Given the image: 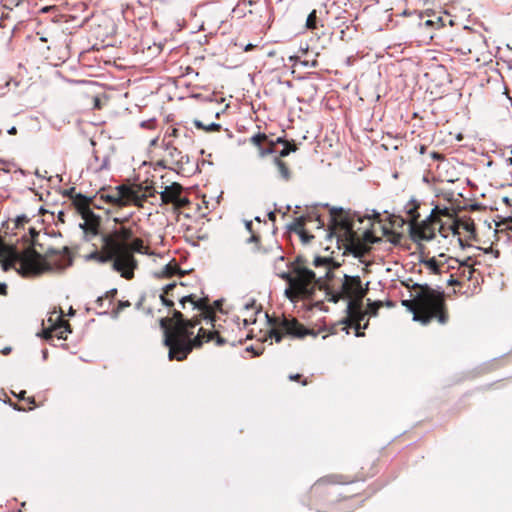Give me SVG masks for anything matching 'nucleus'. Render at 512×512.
I'll list each match as a JSON object with an SVG mask.
<instances>
[{"label": "nucleus", "mask_w": 512, "mask_h": 512, "mask_svg": "<svg viewBox=\"0 0 512 512\" xmlns=\"http://www.w3.org/2000/svg\"><path fill=\"white\" fill-rule=\"evenodd\" d=\"M148 247L139 237H134L131 227L121 225L109 232L102 234V244L92 251L87 259L100 264L111 263L112 269L121 277L131 280L134 271L138 267V261L134 253L146 254Z\"/></svg>", "instance_id": "1"}, {"label": "nucleus", "mask_w": 512, "mask_h": 512, "mask_svg": "<svg viewBox=\"0 0 512 512\" xmlns=\"http://www.w3.org/2000/svg\"><path fill=\"white\" fill-rule=\"evenodd\" d=\"M200 324V319L193 316L185 319L181 311L174 309L172 317L162 318L160 326L164 329V344L169 348V359L183 361L194 348H200L204 342V330L199 328L198 334L192 338L193 331Z\"/></svg>", "instance_id": "2"}, {"label": "nucleus", "mask_w": 512, "mask_h": 512, "mask_svg": "<svg viewBox=\"0 0 512 512\" xmlns=\"http://www.w3.org/2000/svg\"><path fill=\"white\" fill-rule=\"evenodd\" d=\"M327 237L329 240L335 239L338 249H342L344 254L350 253L355 257L366 255L371 249L370 245L380 241L370 228L355 230L349 214L342 208L330 209Z\"/></svg>", "instance_id": "3"}, {"label": "nucleus", "mask_w": 512, "mask_h": 512, "mask_svg": "<svg viewBox=\"0 0 512 512\" xmlns=\"http://www.w3.org/2000/svg\"><path fill=\"white\" fill-rule=\"evenodd\" d=\"M34 245L35 242L33 241L32 246L22 252H18L9 246H2L0 256L5 257L3 269L15 268L22 276L33 277L51 269L47 260L56 262L59 258L64 261L70 256L69 248L66 246L62 249L49 248L44 255H41L35 250ZM58 265H62V262Z\"/></svg>", "instance_id": "4"}, {"label": "nucleus", "mask_w": 512, "mask_h": 512, "mask_svg": "<svg viewBox=\"0 0 512 512\" xmlns=\"http://www.w3.org/2000/svg\"><path fill=\"white\" fill-rule=\"evenodd\" d=\"M410 298L402 300V305L413 314V320L423 325L436 320L444 325L448 322L449 314L444 293L432 289L428 285L413 284L409 286Z\"/></svg>", "instance_id": "5"}, {"label": "nucleus", "mask_w": 512, "mask_h": 512, "mask_svg": "<svg viewBox=\"0 0 512 512\" xmlns=\"http://www.w3.org/2000/svg\"><path fill=\"white\" fill-rule=\"evenodd\" d=\"M210 310V314L198 313L196 316L200 319V322L202 320L205 321L206 327H201L204 330V342L215 341L217 346L242 344L248 338V334L244 332V329L256 321L255 318H244L242 319V328L239 317L226 318L221 322V319L213 318V307H210Z\"/></svg>", "instance_id": "6"}, {"label": "nucleus", "mask_w": 512, "mask_h": 512, "mask_svg": "<svg viewBox=\"0 0 512 512\" xmlns=\"http://www.w3.org/2000/svg\"><path fill=\"white\" fill-rule=\"evenodd\" d=\"M277 275L287 282L285 296L292 302L311 299L319 288L316 275L310 268V261L302 255H298L288 265V271L278 272Z\"/></svg>", "instance_id": "7"}, {"label": "nucleus", "mask_w": 512, "mask_h": 512, "mask_svg": "<svg viewBox=\"0 0 512 512\" xmlns=\"http://www.w3.org/2000/svg\"><path fill=\"white\" fill-rule=\"evenodd\" d=\"M325 291L330 302L337 303L339 300H347L346 313H350L351 317L361 315L367 288H363L359 276H349L345 273L336 274L326 284Z\"/></svg>", "instance_id": "8"}, {"label": "nucleus", "mask_w": 512, "mask_h": 512, "mask_svg": "<svg viewBox=\"0 0 512 512\" xmlns=\"http://www.w3.org/2000/svg\"><path fill=\"white\" fill-rule=\"evenodd\" d=\"M420 205V202L411 199L404 207L406 220L400 219L402 224L408 223L409 234L414 242L434 239L437 226L443 220L441 216L447 217L448 215L445 210H442V207L435 206L425 219L420 220Z\"/></svg>", "instance_id": "9"}, {"label": "nucleus", "mask_w": 512, "mask_h": 512, "mask_svg": "<svg viewBox=\"0 0 512 512\" xmlns=\"http://www.w3.org/2000/svg\"><path fill=\"white\" fill-rule=\"evenodd\" d=\"M157 191L151 185L142 184H122L114 187L108 193L102 189L98 194L99 198L113 206L124 207L135 205L143 207V203L149 198L155 196Z\"/></svg>", "instance_id": "10"}, {"label": "nucleus", "mask_w": 512, "mask_h": 512, "mask_svg": "<svg viewBox=\"0 0 512 512\" xmlns=\"http://www.w3.org/2000/svg\"><path fill=\"white\" fill-rule=\"evenodd\" d=\"M185 283H170L163 288V292L160 295V299L163 305L166 307H173L174 300H178L181 308L186 309V304L189 303L191 310H197L199 313L210 314L209 297L203 295L201 297L196 294H186L184 291Z\"/></svg>", "instance_id": "11"}, {"label": "nucleus", "mask_w": 512, "mask_h": 512, "mask_svg": "<svg viewBox=\"0 0 512 512\" xmlns=\"http://www.w3.org/2000/svg\"><path fill=\"white\" fill-rule=\"evenodd\" d=\"M442 210H445L448 215L447 217L441 216V219L443 220L439 222L436 232L444 238H447L449 235L457 236L458 241L462 246V236L466 240L475 239L476 227L471 218L459 219L457 218L455 210L449 207L444 206L442 207Z\"/></svg>", "instance_id": "12"}, {"label": "nucleus", "mask_w": 512, "mask_h": 512, "mask_svg": "<svg viewBox=\"0 0 512 512\" xmlns=\"http://www.w3.org/2000/svg\"><path fill=\"white\" fill-rule=\"evenodd\" d=\"M270 338L274 339L276 343L281 342L285 337L292 339H303L306 336L316 337L317 334L314 330L305 327L296 318L290 316H275L269 318Z\"/></svg>", "instance_id": "13"}, {"label": "nucleus", "mask_w": 512, "mask_h": 512, "mask_svg": "<svg viewBox=\"0 0 512 512\" xmlns=\"http://www.w3.org/2000/svg\"><path fill=\"white\" fill-rule=\"evenodd\" d=\"M308 223H314L315 229H322L325 226L324 220L321 219L320 215L315 213H308L297 217L289 225V231L296 233L303 244H308L312 239H314V235L311 233V230L307 228Z\"/></svg>", "instance_id": "14"}, {"label": "nucleus", "mask_w": 512, "mask_h": 512, "mask_svg": "<svg viewBox=\"0 0 512 512\" xmlns=\"http://www.w3.org/2000/svg\"><path fill=\"white\" fill-rule=\"evenodd\" d=\"M313 267L312 273H315L319 288L324 287L332 278L335 277V271L340 267V263L331 257L315 256L310 262V268Z\"/></svg>", "instance_id": "15"}, {"label": "nucleus", "mask_w": 512, "mask_h": 512, "mask_svg": "<svg viewBox=\"0 0 512 512\" xmlns=\"http://www.w3.org/2000/svg\"><path fill=\"white\" fill-rule=\"evenodd\" d=\"M48 325L44 327L42 335L46 340L66 339L67 335L72 332L69 322L63 319L62 312L60 314L53 313L47 320Z\"/></svg>", "instance_id": "16"}, {"label": "nucleus", "mask_w": 512, "mask_h": 512, "mask_svg": "<svg viewBox=\"0 0 512 512\" xmlns=\"http://www.w3.org/2000/svg\"><path fill=\"white\" fill-rule=\"evenodd\" d=\"M484 46V40L480 34H476L471 30L463 34L457 35L456 46L453 49L463 55L474 54L476 61H479L477 52Z\"/></svg>", "instance_id": "17"}, {"label": "nucleus", "mask_w": 512, "mask_h": 512, "mask_svg": "<svg viewBox=\"0 0 512 512\" xmlns=\"http://www.w3.org/2000/svg\"><path fill=\"white\" fill-rule=\"evenodd\" d=\"M353 482L348 480L346 476L341 474H333L317 480L310 490L311 499L318 501L324 494L329 493V486L335 484H348Z\"/></svg>", "instance_id": "18"}, {"label": "nucleus", "mask_w": 512, "mask_h": 512, "mask_svg": "<svg viewBox=\"0 0 512 512\" xmlns=\"http://www.w3.org/2000/svg\"><path fill=\"white\" fill-rule=\"evenodd\" d=\"M183 187L177 182H173L171 185L166 186L163 191L160 192L161 205L172 204L176 209H181L189 204L187 197L182 196Z\"/></svg>", "instance_id": "19"}, {"label": "nucleus", "mask_w": 512, "mask_h": 512, "mask_svg": "<svg viewBox=\"0 0 512 512\" xmlns=\"http://www.w3.org/2000/svg\"><path fill=\"white\" fill-rule=\"evenodd\" d=\"M83 223L79 224L80 229L83 231V239L85 242H92L95 237L103 233L100 232L101 217L96 215L93 211L81 216Z\"/></svg>", "instance_id": "20"}, {"label": "nucleus", "mask_w": 512, "mask_h": 512, "mask_svg": "<svg viewBox=\"0 0 512 512\" xmlns=\"http://www.w3.org/2000/svg\"><path fill=\"white\" fill-rule=\"evenodd\" d=\"M365 318V312L363 309H361V315L358 317H351L350 313H347L346 317L340 322L341 325H343L342 329L346 331L347 334H349V328L353 327L355 329V336L357 337H363L364 332L361 331V329H366L368 327V321L361 326V321Z\"/></svg>", "instance_id": "21"}, {"label": "nucleus", "mask_w": 512, "mask_h": 512, "mask_svg": "<svg viewBox=\"0 0 512 512\" xmlns=\"http://www.w3.org/2000/svg\"><path fill=\"white\" fill-rule=\"evenodd\" d=\"M93 199V197L78 194L77 196L73 197V203L71 205L80 216H83L92 211L91 206L94 205Z\"/></svg>", "instance_id": "22"}, {"label": "nucleus", "mask_w": 512, "mask_h": 512, "mask_svg": "<svg viewBox=\"0 0 512 512\" xmlns=\"http://www.w3.org/2000/svg\"><path fill=\"white\" fill-rule=\"evenodd\" d=\"M273 162L278 169L281 179L286 182L290 181L292 178V171L289 165L285 161L280 159V157H275Z\"/></svg>", "instance_id": "23"}, {"label": "nucleus", "mask_w": 512, "mask_h": 512, "mask_svg": "<svg viewBox=\"0 0 512 512\" xmlns=\"http://www.w3.org/2000/svg\"><path fill=\"white\" fill-rule=\"evenodd\" d=\"M471 258H468L465 262L461 263L458 272L460 277L464 278L467 281H471L474 277V273L476 270L473 267V264L470 263Z\"/></svg>", "instance_id": "24"}, {"label": "nucleus", "mask_w": 512, "mask_h": 512, "mask_svg": "<svg viewBox=\"0 0 512 512\" xmlns=\"http://www.w3.org/2000/svg\"><path fill=\"white\" fill-rule=\"evenodd\" d=\"M249 142L257 147L259 156H261V148L265 147L266 142H268V137L265 133H257L250 137Z\"/></svg>", "instance_id": "25"}, {"label": "nucleus", "mask_w": 512, "mask_h": 512, "mask_svg": "<svg viewBox=\"0 0 512 512\" xmlns=\"http://www.w3.org/2000/svg\"><path fill=\"white\" fill-rule=\"evenodd\" d=\"M175 275H180V276L183 275V273L181 272L180 267L178 266L177 263L170 262L169 264L165 265L161 271V276H163V277L170 278Z\"/></svg>", "instance_id": "26"}, {"label": "nucleus", "mask_w": 512, "mask_h": 512, "mask_svg": "<svg viewBox=\"0 0 512 512\" xmlns=\"http://www.w3.org/2000/svg\"><path fill=\"white\" fill-rule=\"evenodd\" d=\"M194 125L205 132H219L221 130V125L217 123L204 124L200 120H194Z\"/></svg>", "instance_id": "27"}, {"label": "nucleus", "mask_w": 512, "mask_h": 512, "mask_svg": "<svg viewBox=\"0 0 512 512\" xmlns=\"http://www.w3.org/2000/svg\"><path fill=\"white\" fill-rule=\"evenodd\" d=\"M317 20H318L317 11L314 9L309 13V15L306 19V24H305L306 28L308 30L317 29Z\"/></svg>", "instance_id": "28"}, {"label": "nucleus", "mask_w": 512, "mask_h": 512, "mask_svg": "<svg viewBox=\"0 0 512 512\" xmlns=\"http://www.w3.org/2000/svg\"><path fill=\"white\" fill-rule=\"evenodd\" d=\"M297 149V145L294 142H285L284 148L279 152V155L277 157H280V159H282L288 156L291 152H295Z\"/></svg>", "instance_id": "29"}, {"label": "nucleus", "mask_w": 512, "mask_h": 512, "mask_svg": "<svg viewBox=\"0 0 512 512\" xmlns=\"http://www.w3.org/2000/svg\"><path fill=\"white\" fill-rule=\"evenodd\" d=\"M245 226H246V229L248 230V232L251 234L250 237L248 238V241L254 242L256 244L259 243L260 236L254 232L252 221H246Z\"/></svg>", "instance_id": "30"}, {"label": "nucleus", "mask_w": 512, "mask_h": 512, "mask_svg": "<svg viewBox=\"0 0 512 512\" xmlns=\"http://www.w3.org/2000/svg\"><path fill=\"white\" fill-rule=\"evenodd\" d=\"M425 265L435 274L440 273L441 267L443 266L435 258H431L425 261Z\"/></svg>", "instance_id": "31"}, {"label": "nucleus", "mask_w": 512, "mask_h": 512, "mask_svg": "<svg viewBox=\"0 0 512 512\" xmlns=\"http://www.w3.org/2000/svg\"><path fill=\"white\" fill-rule=\"evenodd\" d=\"M381 307H382V302L381 301H375V302L369 303L367 311H364L365 315L369 314L371 316H376L378 314V310Z\"/></svg>", "instance_id": "32"}, {"label": "nucleus", "mask_w": 512, "mask_h": 512, "mask_svg": "<svg viewBox=\"0 0 512 512\" xmlns=\"http://www.w3.org/2000/svg\"><path fill=\"white\" fill-rule=\"evenodd\" d=\"M275 150V142L268 139V142H266L265 147L261 148V156L265 157L269 154H272Z\"/></svg>", "instance_id": "33"}, {"label": "nucleus", "mask_w": 512, "mask_h": 512, "mask_svg": "<svg viewBox=\"0 0 512 512\" xmlns=\"http://www.w3.org/2000/svg\"><path fill=\"white\" fill-rule=\"evenodd\" d=\"M130 306H131V303L128 300L119 301L116 309L114 310L115 316H117L122 310H124L125 308H128Z\"/></svg>", "instance_id": "34"}, {"label": "nucleus", "mask_w": 512, "mask_h": 512, "mask_svg": "<svg viewBox=\"0 0 512 512\" xmlns=\"http://www.w3.org/2000/svg\"><path fill=\"white\" fill-rule=\"evenodd\" d=\"M209 306L213 307V318L214 319H220V317H217L215 312L216 310L221 311L222 310V300H215L213 304L209 302Z\"/></svg>", "instance_id": "35"}, {"label": "nucleus", "mask_w": 512, "mask_h": 512, "mask_svg": "<svg viewBox=\"0 0 512 512\" xmlns=\"http://www.w3.org/2000/svg\"><path fill=\"white\" fill-rule=\"evenodd\" d=\"M364 501H365V499H362L358 505L351 506V507H349L348 509H340V508L338 509V508L329 507V509L327 510V512H328V511H330V512H349V511L354 510V509H356L357 507L361 506V505L363 504V502H364Z\"/></svg>", "instance_id": "36"}, {"label": "nucleus", "mask_w": 512, "mask_h": 512, "mask_svg": "<svg viewBox=\"0 0 512 512\" xmlns=\"http://www.w3.org/2000/svg\"><path fill=\"white\" fill-rule=\"evenodd\" d=\"M62 194H63L64 197H68L71 200V204H72L73 203V197L77 196L79 193L76 192L75 187H71L69 189L64 190Z\"/></svg>", "instance_id": "37"}, {"label": "nucleus", "mask_w": 512, "mask_h": 512, "mask_svg": "<svg viewBox=\"0 0 512 512\" xmlns=\"http://www.w3.org/2000/svg\"><path fill=\"white\" fill-rule=\"evenodd\" d=\"M29 220L26 216H20L16 219V226L20 227L27 223Z\"/></svg>", "instance_id": "38"}, {"label": "nucleus", "mask_w": 512, "mask_h": 512, "mask_svg": "<svg viewBox=\"0 0 512 512\" xmlns=\"http://www.w3.org/2000/svg\"><path fill=\"white\" fill-rule=\"evenodd\" d=\"M431 158L437 161H443L445 159V156L438 152H432L430 154Z\"/></svg>", "instance_id": "39"}, {"label": "nucleus", "mask_w": 512, "mask_h": 512, "mask_svg": "<svg viewBox=\"0 0 512 512\" xmlns=\"http://www.w3.org/2000/svg\"><path fill=\"white\" fill-rule=\"evenodd\" d=\"M448 284L451 286L461 285V281L455 279L453 275H450V279L448 280Z\"/></svg>", "instance_id": "40"}, {"label": "nucleus", "mask_w": 512, "mask_h": 512, "mask_svg": "<svg viewBox=\"0 0 512 512\" xmlns=\"http://www.w3.org/2000/svg\"><path fill=\"white\" fill-rule=\"evenodd\" d=\"M117 294V289H112L110 291H108L106 294H105V297L106 298H109L110 300H113L114 297L116 296Z\"/></svg>", "instance_id": "41"}, {"label": "nucleus", "mask_w": 512, "mask_h": 512, "mask_svg": "<svg viewBox=\"0 0 512 512\" xmlns=\"http://www.w3.org/2000/svg\"><path fill=\"white\" fill-rule=\"evenodd\" d=\"M375 474H376V470L372 468V469H371V472H369V473H367V474H365V475H361L358 479H359V480H365L366 478H368V477H372V476H374Z\"/></svg>", "instance_id": "42"}, {"label": "nucleus", "mask_w": 512, "mask_h": 512, "mask_svg": "<svg viewBox=\"0 0 512 512\" xmlns=\"http://www.w3.org/2000/svg\"><path fill=\"white\" fill-rule=\"evenodd\" d=\"M0 295H7V285L5 283H0Z\"/></svg>", "instance_id": "43"}, {"label": "nucleus", "mask_w": 512, "mask_h": 512, "mask_svg": "<svg viewBox=\"0 0 512 512\" xmlns=\"http://www.w3.org/2000/svg\"><path fill=\"white\" fill-rule=\"evenodd\" d=\"M301 378H302L301 374H291L289 376V379L292 380V381H300Z\"/></svg>", "instance_id": "44"}, {"label": "nucleus", "mask_w": 512, "mask_h": 512, "mask_svg": "<svg viewBox=\"0 0 512 512\" xmlns=\"http://www.w3.org/2000/svg\"><path fill=\"white\" fill-rule=\"evenodd\" d=\"M257 1L256 0H242L241 3L239 5H244L246 6L247 4L249 6H252L253 4H255Z\"/></svg>", "instance_id": "45"}, {"label": "nucleus", "mask_w": 512, "mask_h": 512, "mask_svg": "<svg viewBox=\"0 0 512 512\" xmlns=\"http://www.w3.org/2000/svg\"><path fill=\"white\" fill-rule=\"evenodd\" d=\"M58 220H59L60 222H62V223H64V222H65V212L60 211V212L58 213Z\"/></svg>", "instance_id": "46"}, {"label": "nucleus", "mask_w": 512, "mask_h": 512, "mask_svg": "<svg viewBox=\"0 0 512 512\" xmlns=\"http://www.w3.org/2000/svg\"><path fill=\"white\" fill-rule=\"evenodd\" d=\"M274 142H275V145H276V144H283V145H285V142H288V140H286V139H284V138H282V137H279V138H277V139H276V141H274Z\"/></svg>", "instance_id": "47"}, {"label": "nucleus", "mask_w": 512, "mask_h": 512, "mask_svg": "<svg viewBox=\"0 0 512 512\" xmlns=\"http://www.w3.org/2000/svg\"><path fill=\"white\" fill-rule=\"evenodd\" d=\"M29 232H30V234H31L32 239H34L35 237H37V236H38V232L36 231V229H35V228H32V227H31V228L29 229Z\"/></svg>", "instance_id": "48"}, {"label": "nucleus", "mask_w": 512, "mask_h": 512, "mask_svg": "<svg viewBox=\"0 0 512 512\" xmlns=\"http://www.w3.org/2000/svg\"><path fill=\"white\" fill-rule=\"evenodd\" d=\"M426 150H427L426 145H423V144H422V145H420V146H419V153H420L421 155L425 154V153H426Z\"/></svg>", "instance_id": "49"}, {"label": "nucleus", "mask_w": 512, "mask_h": 512, "mask_svg": "<svg viewBox=\"0 0 512 512\" xmlns=\"http://www.w3.org/2000/svg\"><path fill=\"white\" fill-rule=\"evenodd\" d=\"M94 107L97 108V109L101 108V103H100V99L99 98H95L94 99Z\"/></svg>", "instance_id": "50"}, {"label": "nucleus", "mask_w": 512, "mask_h": 512, "mask_svg": "<svg viewBox=\"0 0 512 512\" xmlns=\"http://www.w3.org/2000/svg\"><path fill=\"white\" fill-rule=\"evenodd\" d=\"M357 495H350V496H344L342 498H340L338 501H347V500H350L354 497H356Z\"/></svg>", "instance_id": "51"}, {"label": "nucleus", "mask_w": 512, "mask_h": 512, "mask_svg": "<svg viewBox=\"0 0 512 512\" xmlns=\"http://www.w3.org/2000/svg\"><path fill=\"white\" fill-rule=\"evenodd\" d=\"M8 134H10V135H16V134H17V129H16V127H11V128L8 130Z\"/></svg>", "instance_id": "52"}, {"label": "nucleus", "mask_w": 512, "mask_h": 512, "mask_svg": "<svg viewBox=\"0 0 512 512\" xmlns=\"http://www.w3.org/2000/svg\"><path fill=\"white\" fill-rule=\"evenodd\" d=\"M254 45L253 44H248L244 47V51H251L252 49H254Z\"/></svg>", "instance_id": "53"}, {"label": "nucleus", "mask_w": 512, "mask_h": 512, "mask_svg": "<svg viewBox=\"0 0 512 512\" xmlns=\"http://www.w3.org/2000/svg\"><path fill=\"white\" fill-rule=\"evenodd\" d=\"M103 301H104V297H103V296H100V297H98V298H97L96 303H97L99 306H102Z\"/></svg>", "instance_id": "54"}, {"label": "nucleus", "mask_w": 512, "mask_h": 512, "mask_svg": "<svg viewBox=\"0 0 512 512\" xmlns=\"http://www.w3.org/2000/svg\"><path fill=\"white\" fill-rule=\"evenodd\" d=\"M25 394H26V391H21L18 395V398L21 400H26Z\"/></svg>", "instance_id": "55"}, {"label": "nucleus", "mask_w": 512, "mask_h": 512, "mask_svg": "<svg viewBox=\"0 0 512 512\" xmlns=\"http://www.w3.org/2000/svg\"><path fill=\"white\" fill-rule=\"evenodd\" d=\"M27 401L30 405H34L35 404V401H34V398L33 397H28L27 398Z\"/></svg>", "instance_id": "56"}, {"label": "nucleus", "mask_w": 512, "mask_h": 512, "mask_svg": "<svg viewBox=\"0 0 512 512\" xmlns=\"http://www.w3.org/2000/svg\"><path fill=\"white\" fill-rule=\"evenodd\" d=\"M268 216H269L270 220H272V221L275 220V213L274 212H270Z\"/></svg>", "instance_id": "57"}, {"label": "nucleus", "mask_w": 512, "mask_h": 512, "mask_svg": "<svg viewBox=\"0 0 512 512\" xmlns=\"http://www.w3.org/2000/svg\"><path fill=\"white\" fill-rule=\"evenodd\" d=\"M301 384H302V385H304V386H305V385H307V384H308L307 379L302 380V381H301Z\"/></svg>", "instance_id": "58"}, {"label": "nucleus", "mask_w": 512, "mask_h": 512, "mask_svg": "<svg viewBox=\"0 0 512 512\" xmlns=\"http://www.w3.org/2000/svg\"><path fill=\"white\" fill-rule=\"evenodd\" d=\"M277 259L280 260V261H284V257L281 256V255L277 256Z\"/></svg>", "instance_id": "59"}, {"label": "nucleus", "mask_w": 512, "mask_h": 512, "mask_svg": "<svg viewBox=\"0 0 512 512\" xmlns=\"http://www.w3.org/2000/svg\"><path fill=\"white\" fill-rule=\"evenodd\" d=\"M176 133H177V129H174L172 134H173L174 136H176Z\"/></svg>", "instance_id": "60"}, {"label": "nucleus", "mask_w": 512, "mask_h": 512, "mask_svg": "<svg viewBox=\"0 0 512 512\" xmlns=\"http://www.w3.org/2000/svg\"><path fill=\"white\" fill-rule=\"evenodd\" d=\"M18 512H21V510H19Z\"/></svg>", "instance_id": "61"}]
</instances>
